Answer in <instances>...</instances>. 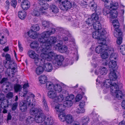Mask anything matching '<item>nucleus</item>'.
Listing matches in <instances>:
<instances>
[{
	"label": "nucleus",
	"mask_w": 125,
	"mask_h": 125,
	"mask_svg": "<svg viewBox=\"0 0 125 125\" xmlns=\"http://www.w3.org/2000/svg\"><path fill=\"white\" fill-rule=\"evenodd\" d=\"M109 79L106 80L102 83V86L105 87L107 89L109 87H110V91L111 94L114 97H116L119 99H121L122 98L123 94L122 92L118 90L119 87L116 83H113L117 77L116 74L113 70L109 74ZM107 91H108L107 90Z\"/></svg>",
	"instance_id": "obj_1"
},
{
	"label": "nucleus",
	"mask_w": 125,
	"mask_h": 125,
	"mask_svg": "<svg viewBox=\"0 0 125 125\" xmlns=\"http://www.w3.org/2000/svg\"><path fill=\"white\" fill-rule=\"evenodd\" d=\"M41 56L43 58H44L48 61L53 60L52 62L54 67L55 68L61 66L64 60L63 56L60 55H57L53 52L50 51L46 53H42Z\"/></svg>",
	"instance_id": "obj_2"
},
{
	"label": "nucleus",
	"mask_w": 125,
	"mask_h": 125,
	"mask_svg": "<svg viewBox=\"0 0 125 125\" xmlns=\"http://www.w3.org/2000/svg\"><path fill=\"white\" fill-rule=\"evenodd\" d=\"M62 33L61 38L59 39L58 42V43L54 46V48L55 50H57L59 52L62 53H64L66 52L68 49V48L67 46L64 45L62 46L63 44L66 43V42L70 41V39H68V38L65 36L66 34L65 32L66 33V36H70L68 31L65 30H63L62 31Z\"/></svg>",
	"instance_id": "obj_3"
},
{
	"label": "nucleus",
	"mask_w": 125,
	"mask_h": 125,
	"mask_svg": "<svg viewBox=\"0 0 125 125\" xmlns=\"http://www.w3.org/2000/svg\"><path fill=\"white\" fill-rule=\"evenodd\" d=\"M107 6H105L103 10V13L105 15H107L111 19H114L116 17L117 12L116 10L118 6V4L116 2L111 1L110 3H108Z\"/></svg>",
	"instance_id": "obj_4"
},
{
	"label": "nucleus",
	"mask_w": 125,
	"mask_h": 125,
	"mask_svg": "<svg viewBox=\"0 0 125 125\" xmlns=\"http://www.w3.org/2000/svg\"><path fill=\"white\" fill-rule=\"evenodd\" d=\"M110 52H109L110 55L109 59L108 60L105 59L104 61H103L105 62H104L103 64L105 65L108 64L109 68L112 69L113 70H114V69L117 66V63L116 61L114 60H117L118 56L117 54L114 53L113 48H112Z\"/></svg>",
	"instance_id": "obj_5"
},
{
	"label": "nucleus",
	"mask_w": 125,
	"mask_h": 125,
	"mask_svg": "<svg viewBox=\"0 0 125 125\" xmlns=\"http://www.w3.org/2000/svg\"><path fill=\"white\" fill-rule=\"evenodd\" d=\"M30 112L32 115L37 114L34 117L35 120L37 123H42L43 124L45 116L41 108H32L30 109Z\"/></svg>",
	"instance_id": "obj_6"
},
{
	"label": "nucleus",
	"mask_w": 125,
	"mask_h": 125,
	"mask_svg": "<svg viewBox=\"0 0 125 125\" xmlns=\"http://www.w3.org/2000/svg\"><path fill=\"white\" fill-rule=\"evenodd\" d=\"M56 39L55 37H49L47 40L46 44L39 48L42 52L46 53L51 51L52 44L56 42Z\"/></svg>",
	"instance_id": "obj_7"
},
{
	"label": "nucleus",
	"mask_w": 125,
	"mask_h": 125,
	"mask_svg": "<svg viewBox=\"0 0 125 125\" xmlns=\"http://www.w3.org/2000/svg\"><path fill=\"white\" fill-rule=\"evenodd\" d=\"M55 32V29H50L49 30H47L43 32L41 34V37L38 38V41L40 42L41 46L46 44L47 40L49 38L50 35L54 34Z\"/></svg>",
	"instance_id": "obj_8"
},
{
	"label": "nucleus",
	"mask_w": 125,
	"mask_h": 125,
	"mask_svg": "<svg viewBox=\"0 0 125 125\" xmlns=\"http://www.w3.org/2000/svg\"><path fill=\"white\" fill-rule=\"evenodd\" d=\"M106 32L104 29H102L100 31H96L92 33L93 37L98 40V41H103L102 43L104 44L105 43L106 39Z\"/></svg>",
	"instance_id": "obj_9"
},
{
	"label": "nucleus",
	"mask_w": 125,
	"mask_h": 125,
	"mask_svg": "<svg viewBox=\"0 0 125 125\" xmlns=\"http://www.w3.org/2000/svg\"><path fill=\"white\" fill-rule=\"evenodd\" d=\"M28 54L31 58L34 59V62L36 65L43 64L44 60H42V57L38 54L36 53L35 52L32 50H29L28 52Z\"/></svg>",
	"instance_id": "obj_10"
},
{
	"label": "nucleus",
	"mask_w": 125,
	"mask_h": 125,
	"mask_svg": "<svg viewBox=\"0 0 125 125\" xmlns=\"http://www.w3.org/2000/svg\"><path fill=\"white\" fill-rule=\"evenodd\" d=\"M32 102H30V100L28 98L26 100L22 101L20 104V109L22 112H24L26 110L27 106H33L35 105L36 102L33 99Z\"/></svg>",
	"instance_id": "obj_11"
},
{
	"label": "nucleus",
	"mask_w": 125,
	"mask_h": 125,
	"mask_svg": "<svg viewBox=\"0 0 125 125\" xmlns=\"http://www.w3.org/2000/svg\"><path fill=\"white\" fill-rule=\"evenodd\" d=\"M47 95L50 98L53 100L54 101L62 102L64 98V96L61 95L58 96L56 92L54 91H51L48 92Z\"/></svg>",
	"instance_id": "obj_12"
},
{
	"label": "nucleus",
	"mask_w": 125,
	"mask_h": 125,
	"mask_svg": "<svg viewBox=\"0 0 125 125\" xmlns=\"http://www.w3.org/2000/svg\"><path fill=\"white\" fill-rule=\"evenodd\" d=\"M98 43L100 44H101L102 45H98L97 46L95 49V51L96 53L98 54L102 53L104 52V51L108 50V52L109 53L110 52L111 49L112 48H110V49H108V46L106 45L105 44V43L104 44H103L102 43L103 42V41L98 42Z\"/></svg>",
	"instance_id": "obj_13"
},
{
	"label": "nucleus",
	"mask_w": 125,
	"mask_h": 125,
	"mask_svg": "<svg viewBox=\"0 0 125 125\" xmlns=\"http://www.w3.org/2000/svg\"><path fill=\"white\" fill-rule=\"evenodd\" d=\"M60 102L52 101L51 103V106L54 108L57 113L64 111L65 107L63 104L59 103Z\"/></svg>",
	"instance_id": "obj_14"
},
{
	"label": "nucleus",
	"mask_w": 125,
	"mask_h": 125,
	"mask_svg": "<svg viewBox=\"0 0 125 125\" xmlns=\"http://www.w3.org/2000/svg\"><path fill=\"white\" fill-rule=\"evenodd\" d=\"M72 4L70 1L68 0H63L60 8L62 10L67 11L72 8Z\"/></svg>",
	"instance_id": "obj_15"
},
{
	"label": "nucleus",
	"mask_w": 125,
	"mask_h": 125,
	"mask_svg": "<svg viewBox=\"0 0 125 125\" xmlns=\"http://www.w3.org/2000/svg\"><path fill=\"white\" fill-rule=\"evenodd\" d=\"M74 95L73 94H70L66 96L65 99V101L64 102L63 104L64 106L69 107L73 104L72 100L74 98Z\"/></svg>",
	"instance_id": "obj_16"
},
{
	"label": "nucleus",
	"mask_w": 125,
	"mask_h": 125,
	"mask_svg": "<svg viewBox=\"0 0 125 125\" xmlns=\"http://www.w3.org/2000/svg\"><path fill=\"white\" fill-rule=\"evenodd\" d=\"M42 57V60H44V61L43 62V64H40L37 66H43L45 70L48 72H50L52 71L53 69V66L52 64L49 62H46L45 60L46 59L45 58L42 57Z\"/></svg>",
	"instance_id": "obj_17"
},
{
	"label": "nucleus",
	"mask_w": 125,
	"mask_h": 125,
	"mask_svg": "<svg viewBox=\"0 0 125 125\" xmlns=\"http://www.w3.org/2000/svg\"><path fill=\"white\" fill-rule=\"evenodd\" d=\"M113 26L115 28V30L117 33H115L114 34L115 37L117 38L119 36H121L122 34L121 30L119 29L118 28L119 27V23L118 21L117 20H114L113 21Z\"/></svg>",
	"instance_id": "obj_18"
},
{
	"label": "nucleus",
	"mask_w": 125,
	"mask_h": 125,
	"mask_svg": "<svg viewBox=\"0 0 125 125\" xmlns=\"http://www.w3.org/2000/svg\"><path fill=\"white\" fill-rule=\"evenodd\" d=\"M107 72V70L104 67H98L95 71V73L96 75L100 74L104 75L106 74Z\"/></svg>",
	"instance_id": "obj_19"
},
{
	"label": "nucleus",
	"mask_w": 125,
	"mask_h": 125,
	"mask_svg": "<svg viewBox=\"0 0 125 125\" xmlns=\"http://www.w3.org/2000/svg\"><path fill=\"white\" fill-rule=\"evenodd\" d=\"M31 15L34 17H39L41 15H43L40 11V9L38 7H34L33 9L31 12Z\"/></svg>",
	"instance_id": "obj_20"
},
{
	"label": "nucleus",
	"mask_w": 125,
	"mask_h": 125,
	"mask_svg": "<svg viewBox=\"0 0 125 125\" xmlns=\"http://www.w3.org/2000/svg\"><path fill=\"white\" fill-rule=\"evenodd\" d=\"M5 98V96L3 94H0V102H1V105L3 106L4 107H8L9 105V101Z\"/></svg>",
	"instance_id": "obj_21"
},
{
	"label": "nucleus",
	"mask_w": 125,
	"mask_h": 125,
	"mask_svg": "<svg viewBox=\"0 0 125 125\" xmlns=\"http://www.w3.org/2000/svg\"><path fill=\"white\" fill-rule=\"evenodd\" d=\"M40 8V11H41L42 13L44 15H45L47 16H49L50 15L47 14L46 10L48 9L49 7V4L45 2L43 5Z\"/></svg>",
	"instance_id": "obj_22"
},
{
	"label": "nucleus",
	"mask_w": 125,
	"mask_h": 125,
	"mask_svg": "<svg viewBox=\"0 0 125 125\" xmlns=\"http://www.w3.org/2000/svg\"><path fill=\"white\" fill-rule=\"evenodd\" d=\"M53 123L52 117L50 115L45 117L43 122L44 125H51Z\"/></svg>",
	"instance_id": "obj_23"
},
{
	"label": "nucleus",
	"mask_w": 125,
	"mask_h": 125,
	"mask_svg": "<svg viewBox=\"0 0 125 125\" xmlns=\"http://www.w3.org/2000/svg\"><path fill=\"white\" fill-rule=\"evenodd\" d=\"M26 34L28 35L30 37L33 39H36L38 37L36 32L33 31L32 29H31L27 33L25 34L24 36L25 38L26 37Z\"/></svg>",
	"instance_id": "obj_24"
},
{
	"label": "nucleus",
	"mask_w": 125,
	"mask_h": 125,
	"mask_svg": "<svg viewBox=\"0 0 125 125\" xmlns=\"http://www.w3.org/2000/svg\"><path fill=\"white\" fill-rule=\"evenodd\" d=\"M21 7L24 10H27L30 7V2L27 0H23L21 3Z\"/></svg>",
	"instance_id": "obj_25"
},
{
	"label": "nucleus",
	"mask_w": 125,
	"mask_h": 125,
	"mask_svg": "<svg viewBox=\"0 0 125 125\" xmlns=\"http://www.w3.org/2000/svg\"><path fill=\"white\" fill-rule=\"evenodd\" d=\"M42 22L44 29L50 30V29L51 28V27L52 26V24L50 22L46 20H42Z\"/></svg>",
	"instance_id": "obj_26"
},
{
	"label": "nucleus",
	"mask_w": 125,
	"mask_h": 125,
	"mask_svg": "<svg viewBox=\"0 0 125 125\" xmlns=\"http://www.w3.org/2000/svg\"><path fill=\"white\" fill-rule=\"evenodd\" d=\"M28 87L29 85L28 83H25L24 84L23 87V91L20 92L19 93V94L21 96L24 97L26 96L28 92L26 88Z\"/></svg>",
	"instance_id": "obj_27"
},
{
	"label": "nucleus",
	"mask_w": 125,
	"mask_h": 125,
	"mask_svg": "<svg viewBox=\"0 0 125 125\" xmlns=\"http://www.w3.org/2000/svg\"><path fill=\"white\" fill-rule=\"evenodd\" d=\"M73 120V118L71 115L69 114L66 115L65 121L67 124H71L74 121Z\"/></svg>",
	"instance_id": "obj_28"
},
{
	"label": "nucleus",
	"mask_w": 125,
	"mask_h": 125,
	"mask_svg": "<svg viewBox=\"0 0 125 125\" xmlns=\"http://www.w3.org/2000/svg\"><path fill=\"white\" fill-rule=\"evenodd\" d=\"M58 114V117L60 120L62 122L65 121L66 115L64 111L61 112Z\"/></svg>",
	"instance_id": "obj_29"
},
{
	"label": "nucleus",
	"mask_w": 125,
	"mask_h": 125,
	"mask_svg": "<svg viewBox=\"0 0 125 125\" xmlns=\"http://www.w3.org/2000/svg\"><path fill=\"white\" fill-rule=\"evenodd\" d=\"M50 10L51 12L54 13H57L59 11V9L58 8L53 5H51L50 6Z\"/></svg>",
	"instance_id": "obj_30"
},
{
	"label": "nucleus",
	"mask_w": 125,
	"mask_h": 125,
	"mask_svg": "<svg viewBox=\"0 0 125 125\" xmlns=\"http://www.w3.org/2000/svg\"><path fill=\"white\" fill-rule=\"evenodd\" d=\"M27 15L26 12L24 10L19 11L18 13L19 17L21 20L24 19Z\"/></svg>",
	"instance_id": "obj_31"
},
{
	"label": "nucleus",
	"mask_w": 125,
	"mask_h": 125,
	"mask_svg": "<svg viewBox=\"0 0 125 125\" xmlns=\"http://www.w3.org/2000/svg\"><path fill=\"white\" fill-rule=\"evenodd\" d=\"M93 25L94 29L97 31H99L102 29H104L102 28L101 25L99 21L96 22L95 23H94Z\"/></svg>",
	"instance_id": "obj_32"
},
{
	"label": "nucleus",
	"mask_w": 125,
	"mask_h": 125,
	"mask_svg": "<svg viewBox=\"0 0 125 125\" xmlns=\"http://www.w3.org/2000/svg\"><path fill=\"white\" fill-rule=\"evenodd\" d=\"M54 85L52 82H47L46 83V87L47 89L50 91L54 90Z\"/></svg>",
	"instance_id": "obj_33"
},
{
	"label": "nucleus",
	"mask_w": 125,
	"mask_h": 125,
	"mask_svg": "<svg viewBox=\"0 0 125 125\" xmlns=\"http://www.w3.org/2000/svg\"><path fill=\"white\" fill-rule=\"evenodd\" d=\"M39 79L40 83L42 84L45 83L47 80V77L44 75L40 76Z\"/></svg>",
	"instance_id": "obj_34"
},
{
	"label": "nucleus",
	"mask_w": 125,
	"mask_h": 125,
	"mask_svg": "<svg viewBox=\"0 0 125 125\" xmlns=\"http://www.w3.org/2000/svg\"><path fill=\"white\" fill-rule=\"evenodd\" d=\"M39 45V43L38 42L36 41H33L32 42L30 45V46L31 48L34 49L35 48H38L39 50L41 52H42L39 48L40 47H41V46L39 47L38 48V47ZM40 46H41V45Z\"/></svg>",
	"instance_id": "obj_35"
},
{
	"label": "nucleus",
	"mask_w": 125,
	"mask_h": 125,
	"mask_svg": "<svg viewBox=\"0 0 125 125\" xmlns=\"http://www.w3.org/2000/svg\"><path fill=\"white\" fill-rule=\"evenodd\" d=\"M56 92L60 93L61 92L62 90V88L60 84H54V89Z\"/></svg>",
	"instance_id": "obj_36"
},
{
	"label": "nucleus",
	"mask_w": 125,
	"mask_h": 125,
	"mask_svg": "<svg viewBox=\"0 0 125 125\" xmlns=\"http://www.w3.org/2000/svg\"><path fill=\"white\" fill-rule=\"evenodd\" d=\"M43 107V109L45 111H48L49 110V108L47 102L44 98H43L42 100Z\"/></svg>",
	"instance_id": "obj_37"
},
{
	"label": "nucleus",
	"mask_w": 125,
	"mask_h": 125,
	"mask_svg": "<svg viewBox=\"0 0 125 125\" xmlns=\"http://www.w3.org/2000/svg\"><path fill=\"white\" fill-rule=\"evenodd\" d=\"M42 66H40L37 67L35 70V72L36 74L38 75H39L42 74L44 68Z\"/></svg>",
	"instance_id": "obj_38"
},
{
	"label": "nucleus",
	"mask_w": 125,
	"mask_h": 125,
	"mask_svg": "<svg viewBox=\"0 0 125 125\" xmlns=\"http://www.w3.org/2000/svg\"><path fill=\"white\" fill-rule=\"evenodd\" d=\"M91 6V8L92 11L96 12L97 5L94 2H91L90 4Z\"/></svg>",
	"instance_id": "obj_39"
},
{
	"label": "nucleus",
	"mask_w": 125,
	"mask_h": 125,
	"mask_svg": "<svg viewBox=\"0 0 125 125\" xmlns=\"http://www.w3.org/2000/svg\"><path fill=\"white\" fill-rule=\"evenodd\" d=\"M91 18L94 23H95L96 22L98 21L99 17L98 14L95 13H93L91 15Z\"/></svg>",
	"instance_id": "obj_40"
},
{
	"label": "nucleus",
	"mask_w": 125,
	"mask_h": 125,
	"mask_svg": "<svg viewBox=\"0 0 125 125\" xmlns=\"http://www.w3.org/2000/svg\"><path fill=\"white\" fill-rule=\"evenodd\" d=\"M35 120L34 118L30 116H28L26 120V123L27 124H30Z\"/></svg>",
	"instance_id": "obj_41"
},
{
	"label": "nucleus",
	"mask_w": 125,
	"mask_h": 125,
	"mask_svg": "<svg viewBox=\"0 0 125 125\" xmlns=\"http://www.w3.org/2000/svg\"><path fill=\"white\" fill-rule=\"evenodd\" d=\"M82 120L83 124L87 125L88 123L89 122L90 120L89 117L88 116L83 117Z\"/></svg>",
	"instance_id": "obj_42"
},
{
	"label": "nucleus",
	"mask_w": 125,
	"mask_h": 125,
	"mask_svg": "<svg viewBox=\"0 0 125 125\" xmlns=\"http://www.w3.org/2000/svg\"><path fill=\"white\" fill-rule=\"evenodd\" d=\"M22 87L21 85L19 84H15L14 86V91L16 92H17L18 91H20L22 89Z\"/></svg>",
	"instance_id": "obj_43"
},
{
	"label": "nucleus",
	"mask_w": 125,
	"mask_h": 125,
	"mask_svg": "<svg viewBox=\"0 0 125 125\" xmlns=\"http://www.w3.org/2000/svg\"><path fill=\"white\" fill-rule=\"evenodd\" d=\"M107 50L105 51L104 52H102L101 54V56L102 58L104 59H106L108 57V53L107 52Z\"/></svg>",
	"instance_id": "obj_44"
},
{
	"label": "nucleus",
	"mask_w": 125,
	"mask_h": 125,
	"mask_svg": "<svg viewBox=\"0 0 125 125\" xmlns=\"http://www.w3.org/2000/svg\"><path fill=\"white\" fill-rule=\"evenodd\" d=\"M86 23L88 25H91V24L93 25L94 22L92 20V18H88L85 21Z\"/></svg>",
	"instance_id": "obj_45"
},
{
	"label": "nucleus",
	"mask_w": 125,
	"mask_h": 125,
	"mask_svg": "<svg viewBox=\"0 0 125 125\" xmlns=\"http://www.w3.org/2000/svg\"><path fill=\"white\" fill-rule=\"evenodd\" d=\"M31 29H32L33 31L35 32L39 31L40 29L39 26L38 24L33 25Z\"/></svg>",
	"instance_id": "obj_46"
},
{
	"label": "nucleus",
	"mask_w": 125,
	"mask_h": 125,
	"mask_svg": "<svg viewBox=\"0 0 125 125\" xmlns=\"http://www.w3.org/2000/svg\"><path fill=\"white\" fill-rule=\"evenodd\" d=\"M121 53L123 55H125V45H122L120 47Z\"/></svg>",
	"instance_id": "obj_47"
},
{
	"label": "nucleus",
	"mask_w": 125,
	"mask_h": 125,
	"mask_svg": "<svg viewBox=\"0 0 125 125\" xmlns=\"http://www.w3.org/2000/svg\"><path fill=\"white\" fill-rule=\"evenodd\" d=\"M85 111L84 108L79 107L76 110V112L77 114H80L84 113Z\"/></svg>",
	"instance_id": "obj_48"
},
{
	"label": "nucleus",
	"mask_w": 125,
	"mask_h": 125,
	"mask_svg": "<svg viewBox=\"0 0 125 125\" xmlns=\"http://www.w3.org/2000/svg\"><path fill=\"white\" fill-rule=\"evenodd\" d=\"M6 42V39L4 38L3 36H2L1 37V39H0V43L2 44H5Z\"/></svg>",
	"instance_id": "obj_49"
},
{
	"label": "nucleus",
	"mask_w": 125,
	"mask_h": 125,
	"mask_svg": "<svg viewBox=\"0 0 125 125\" xmlns=\"http://www.w3.org/2000/svg\"><path fill=\"white\" fill-rule=\"evenodd\" d=\"M17 3V2L16 0H12L10 2L11 5L14 8L16 7Z\"/></svg>",
	"instance_id": "obj_50"
},
{
	"label": "nucleus",
	"mask_w": 125,
	"mask_h": 125,
	"mask_svg": "<svg viewBox=\"0 0 125 125\" xmlns=\"http://www.w3.org/2000/svg\"><path fill=\"white\" fill-rule=\"evenodd\" d=\"M18 105V104L17 102L14 103L12 105V111H15L16 110Z\"/></svg>",
	"instance_id": "obj_51"
},
{
	"label": "nucleus",
	"mask_w": 125,
	"mask_h": 125,
	"mask_svg": "<svg viewBox=\"0 0 125 125\" xmlns=\"http://www.w3.org/2000/svg\"><path fill=\"white\" fill-rule=\"evenodd\" d=\"M82 98V95L80 94H78L75 97V100L77 102L79 101Z\"/></svg>",
	"instance_id": "obj_52"
},
{
	"label": "nucleus",
	"mask_w": 125,
	"mask_h": 125,
	"mask_svg": "<svg viewBox=\"0 0 125 125\" xmlns=\"http://www.w3.org/2000/svg\"><path fill=\"white\" fill-rule=\"evenodd\" d=\"M122 38L121 37H119L118 38L117 40V43L119 44H120L122 42Z\"/></svg>",
	"instance_id": "obj_53"
},
{
	"label": "nucleus",
	"mask_w": 125,
	"mask_h": 125,
	"mask_svg": "<svg viewBox=\"0 0 125 125\" xmlns=\"http://www.w3.org/2000/svg\"><path fill=\"white\" fill-rule=\"evenodd\" d=\"M18 46L20 51L21 52H22L23 51V48L22 46V45L20 43V41L19 40L18 42Z\"/></svg>",
	"instance_id": "obj_54"
},
{
	"label": "nucleus",
	"mask_w": 125,
	"mask_h": 125,
	"mask_svg": "<svg viewBox=\"0 0 125 125\" xmlns=\"http://www.w3.org/2000/svg\"><path fill=\"white\" fill-rule=\"evenodd\" d=\"M6 60L7 61H10L11 60V58L10 54H7L5 56Z\"/></svg>",
	"instance_id": "obj_55"
},
{
	"label": "nucleus",
	"mask_w": 125,
	"mask_h": 125,
	"mask_svg": "<svg viewBox=\"0 0 125 125\" xmlns=\"http://www.w3.org/2000/svg\"><path fill=\"white\" fill-rule=\"evenodd\" d=\"M38 4L40 5H43L46 2L44 0H38Z\"/></svg>",
	"instance_id": "obj_56"
},
{
	"label": "nucleus",
	"mask_w": 125,
	"mask_h": 125,
	"mask_svg": "<svg viewBox=\"0 0 125 125\" xmlns=\"http://www.w3.org/2000/svg\"><path fill=\"white\" fill-rule=\"evenodd\" d=\"M13 94L12 93L10 92L8 93L6 95V97L9 98H11L13 97Z\"/></svg>",
	"instance_id": "obj_57"
},
{
	"label": "nucleus",
	"mask_w": 125,
	"mask_h": 125,
	"mask_svg": "<svg viewBox=\"0 0 125 125\" xmlns=\"http://www.w3.org/2000/svg\"><path fill=\"white\" fill-rule=\"evenodd\" d=\"M85 102L84 101H83L81 102L79 105L80 107H82L84 108V107L85 105Z\"/></svg>",
	"instance_id": "obj_58"
},
{
	"label": "nucleus",
	"mask_w": 125,
	"mask_h": 125,
	"mask_svg": "<svg viewBox=\"0 0 125 125\" xmlns=\"http://www.w3.org/2000/svg\"><path fill=\"white\" fill-rule=\"evenodd\" d=\"M60 29H61V30H60V31H61L60 33H61V36H60V39H60L61 38V35H62V33H62V31H63V30H66V31H68V32H69V34L70 35V36H69V35H68V36H66V33H65V34H66V35H65V37H68V39H70V36H71V35L69 34V32H68V31H67V30H65V29H63V28H60ZM65 33H66V32H65Z\"/></svg>",
	"instance_id": "obj_59"
},
{
	"label": "nucleus",
	"mask_w": 125,
	"mask_h": 125,
	"mask_svg": "<svg viewBox=\"0 0 125 125\" xmlns=\"http://www.w3.org/2000/svg\"><path fill=\"white\" fill-rule=\"evenodd\" d=\"M104 2V5L105 6H107L108 5V3L110 2V0H102Z\"/></svg>",
	"instance_id": "obj_60"
},
{
	"label": "nucleus",
	"mask_w": 125,
	"mask_h": 125,
	"mask_svg": "<svg viewBox=\"0 0 125 125\" xmlns=\"http://www.w3.org/2000/svg\"><path fill=\"white\" fill-rule=\"evenodd\" d=\"M5 7H6L7 9H8L9 8V5H10V3L9 1L8 0H7L5 2Z\"/></svg>",
	"instance_id": "obj_61"
},
{
	"label": "nucleus",
	"mask_w": 125,
	"mask_h": 125,
	"mask_svg": "<svg viewBox=\"0 0 125 125\" xmlns=\"http://www.w3.org/2000/svg\"><path fill=\"white\" fill-rule=\"evenodd\" d=\"M71 125H80L78 122L77 121H73V122L71 124Z\"/></svg>",
	"instance_id": "obj_62"
},
{
	"label": "nucleus",
	"mask_w": 125,
	"mask_h": 125,
	"mask_svg": "<svg viewBox=\"0 0 125 125\" xmlns=\"http://www.w3.org/2000/svg\"><path fill=\"white\" fill-rule=\"evenodd\" d=\"M121 106L123 109H125V100H123L122 101Z\"/></svg>",
	"instance_id": "obj_63"
},
{
	"label": "nucleus",
	"mask_w": 125,
	"mask_h": 125,
	"mask_svg": "<svg viewBox=\"0 0 125 125\" xmlns=\"http://www.w3.org/2000/svg\"><path fill=\"white\" fill-rule=\"evenodd\" d=\"M11 118V115L10 114V113H8V115H7V120H10Z\"/></svg>",
	"instance_id": "obj_64"
}]
</instances>
